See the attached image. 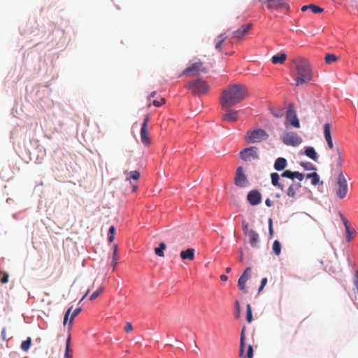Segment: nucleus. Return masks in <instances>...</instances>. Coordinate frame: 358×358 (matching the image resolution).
I'll list each match as a JSON object with an SVG mask.
<instances>
[{"label":"nucleus","mask_w":358,"mask_h":358,"mask_svg":"<svg viewBox=\"0 0 358 358\" xmlns=\"http://www.w3.org/2000/svg\"><path fill=\"white\" fill-rule=\"evenodd\" d=\"M114 241V235L109 234L108 236V241L112 243Z\"/></svg>","instance_id":"obj_59"},{"label":"nucleus","mask_w":358,"mask_h":358,"mask_svg":"<svg viewBox=\"0 0 358 358\" xmlns=\"http://www.w3.org/2000/svg\"><path fill=\"white\" fill-rule=\"evenodd\" d=\"M268 138V134L262 129L248 131L245 136V141L249 143H260L266 141Z\"/></svg>","instance_id":"obj_4"},{"label":"nucleus","mask_w":358,"mask_h":358,"mask_svg":"<svg viewBox=\"0 0 358 358\" xmlns=\"http://www.w3.org/2000/svg\"><path fill=\"white\" fill-rule=\"evenodd\" d=\"M305 155L310 158L311 159L317 162L318 159V155L313 147H306L304 151Z\"/></svg>","instance_id":"obj_22"},{"label":"nucleus","mask_w":358,"mask_h":358,"mask_svg":"<svg viewBox=\"0 0 358 358\" xmlns=\"http://www.w3.org/2000/svg\"><path fill=\"white\" fill-rule=\"evenodd\" d=\"M285 125L286 127H288L289 126H292L295 128L300 127V122L292 104H289L286 112V120L285 122Z\"/></svg>","instance_id":"obj_7"},{"label":"nucleus","mask_w":358,"mask_h":358,"mask_svg":"<svg viewBox=\"0 0 358 358\" xmlns=\"http://www.w3.org/2000/svg\"><path fill=\"white\" fill-rule=\"evenodd\" d=\"M267 278H264L262 279V281H261V285H260V287L259 288V292H260L263 289L264 287L266 286V283H267Z\"/></svg>","instance_id":"obj_50"},{"label":"nucleus","mask_w":358,"mask_h":358,"mask_svg":"<svg viewBox=\"0 0 358 358\" xmlns=\"http://www.w3.org/2000/svg\"><path fill=\"white\" fill-rule=\"evenodd\" d=\"M155 94H156L155 92H151L148 96V100L150 101L151 99V98H153L155 96Z\"/></svg>","instance_id":"obj_61"},{"label":"nucleus","mask_w":358,"mask_h":358,"mask_svg":"<svg viewBox=\"0 0 358 358\" xmlns=\"http://www.w3.org/2000/svg\"><path fill=\"white\" fill-rule=\"evenodd\" d=\"M342 220L345 228L347 239L350 241L352 236L355 234V230L353 227H350L348 221L345 217H342Z\"/></svg>","instance_id":"obj_18"},{"label":"nucleus","mask_w":358,"mask_h":358,"mask_svg":"<svg viewBox=\"0 0 358 358\" xmlns=\"http://www.w3.org/2000/svg\"><path fill=\"white\" fill-rule=\"evenodd\" d=\"M206 71V67L203 65V63L198 60L194 63H191L189 64V66L185 69L181 74L180 75V77L181 76H196L198 75H200Z\"/></svg>","instance_id":"obj_5"},{"label":"nucleus","mask_w":358,"mask_h":358,"mask_svg":"<svg viewBox=\"0 0 358 358\" xmlns=\"http://www.w3.org/2000/svg\"><path fill=\"white\" fill-rule=\"evenodd\" d=\"M248 224L245 221L242 222V228L243 231L245 235L248 234V232H250V230L248 229Z\"/></svg>","instance_id":"obj_46"},{"label":"nucleus","mask_w":358,"mask_h":358,"mask_svg":"<svg viewBox=\"0 0 358 358\" xmlns=\"http://www.w3.org/2000/svg\"><path fill=\"white\" fill-rule=\"evenodd\" d=\"M300 165L306 170H316L315 166L310 162H301Z\"/></svg>","instance_id":"obj_41"},{"label":"nucleus","mask_w":358,"mask_h":358,"mask_svg":"<svg viewBox=\"0 0 358 358\" xmlns=\"http://www.w3.org/2000/svg\"><path fill=\"white\" fill-rule=\"evenodd\" d=\"M287 55L285 53L277 54L272 57L271 61L274 64H283L286 60Z\"/></svg>","instance_id":"obj_24"},{"label":"nucleus","mask_w":358,"mask_h":358,"mask_svg":"<svg viewBox=\"0 0 358 358\" xmlns=\"http://www.w3.org/2000/svg\"><path fill=\"white\" fill-rule=\"evenodd\" d=\"M71 310H72V307H70L67 311L66 312L65 315H64V325H66L68 320H69V317L71 314Z\"/></svg>","instance_id":"obj_48"},{"label":"nucleus","mask_w":358,"mask_h":358,"mask_svg":"<svg viewBox=\"0 0 358 358\" xmlns=\"http://www.w3.org/2000/svg\"><path fill=\"white\" fill-rule=\"evenodd\" d=\"M117 245L115 244L113 245V252L112 255V262H111V266L113 267V269L114 270L117 264L118 257H117Z\"/></svg>","instance_id":"obj_25"},{"label":"nucleus","mask_w":358,"mask_h":358,"mask_svg":"<svg viewBox=\"0 0 358 358\" xmlns=\"http://www.w3.org/2000/svg\"><path fill=\"white\" fill-rule=\"evenodd\" d=\"M81 310H82L81 308H77L73 310V313L71 315V318H70V321H69V329H71L72 327V323H73V319L81 312Z\"/></svg>","instance_id":"obj_38"},{"label":"nucleus","mask_w":358,"mask_h":358,"mask_svg":"<svg viewBox=\"0 0 358 358\" xmlns=\"http://www.w3.org/2000/svg\"><path fill=\"white\" fill-rule=\"evenodd\" d=\"M31 345V338L28 337L26 341H24L21 343V349L22 350L27 352L30 348Z\"/></svg>","instance_id":"obj_32"},{"label":"nucleus","mask_w":358,"mask_h":358,"mask_svg":"<svg viewBox=\"0 0 358 358\" xmlns=\"http://www.w3.org/2000/svg\"><path fill=\"white\" fill-rule=\"evenodd\" d=\"M226 39L227 36L224 34H222L219 35L217 38L215 39V48L217 50H220L221 46Z\"/></svg>","instance_id":"obj_27"},{"label":"nucleus","mask_w":358,"mask_h":358,"mask_svg":"<svg viewBox=\"0 0 358 358\" xmlns=\"http://www.w3.org/2000/svg\"><path fill=\"white\" fill-rule=\"evenodd\" d=\"M287 166V160L285 158H278L274 164V168L277 171H282Z\"/></svg>","instance_id":"obj_23"},{"label":"nucleus","mask_w":358,"mask_h":358,"mask_svg":"<svg viewBox=\"0 0 358 358\" xmlns=\"http://www.w3.org/2000/svg\"><path fill=\"white\" fill-rule=\"evenodd\" d=\"M244 348H245V336H244V330L243 329L242 332H241V341H240L239 355L241 357L243 356Z\"/></svg>","instance_id":"obj_36"},{"label":"nucleus","mask_w":358,"mask_h":358,"mask_svg":"<svg viewBox=\"0 0 358 358\" xmlns=\"http://www.w3.org/2000/svg\"><path fill=\"white\" fill-rule=\"evenodd\" d=\"M115 232V228L113 226H111L109 229V234L114 235Z\"/></svg>","instance_id":"obj_57"},{"label":"nucleus","mask_w":358,"mask_h":358,"mask_svg":"<svg viewBox=\"0 0 358 358\" xmlns=\"http://www.w3.org/2000/svg\"><path fill=\"white\" fill-rule=\"evenodd\" d=\"M253 357V348L252 345H248V351H247V358H252Z\"/></svg>","instance_id":"obj_49"},{"label":"nucleus","mask_w":358,"mask_h":358,"mask_svg":"<svg viewBox=\"0 0 358 358\" xmlns=\"http://www.w3.org/2000/svg\"><path fill=\"white\" fill-rule=\"evenodd\" d=\"M9 275L6 271H0V282L2 284L7 283L8 281Z\"/></svg>","instance_id":"obj_39"},{"label":"nucleus","mask_w":358,"mask_h":358,"mask_svg":"<svg viewBox=\"0 0 358 358\" xmlns=\"http://www.w3.org/2000/svg\"><path fill=\"white\" fill-rule=\"evenodd\" d=\"M271 111L272 115L275 117H282L285 115L283 108H272Z\"/></svg>","instance_id":"obj_33"},{"label":"nucleus","mask_w":358,"mask_h":358,"mask_svg":"<svg viewBox=\"0 0 358 358\" xmlns=\"http://www.w3.org/2000/svg\"><path fill=\"white\" fill-rule=\"evenodd\" d=\"M246 319L248 322L250 323L252 321V308L250 304L247 305V316Z\"/></svg>","instance_id":"obj_42"},{"label":"nucleus","mask_w":358,"mask_h":358,"mask_svg":"<svg viewBox=\"0 0 358 358\" xmlns=\"http://www.w3.org/2000/svg\"><path fill=\"white\" fill-rule=\"evenodd\" d=\"M327 143V145L329 146V148L330 149H333L334 148V144H333V141H332V138H327V139H325Z\"/></svg>","instance_id":"obj_52"},{"label":"nucleus","mask_w":358,"mask_h":358,"mask_svg":"<svg viewBox=\"0 0 358 358\" xmlns=\"http://www.w3.org/2000/svg\"><path fill=\"white\" fill-rule=\"evenodd\" d=\"M102 291H103V288L99 287L96 292L92 293V294L90 296V300L93 301V300L96 299L101 294Z\"/></svg>","instance_id":"obj_43"},{"label":"nucleus","mask_w":358,"mask_h":358,"mask_svg":"<svg viewBox=\"0 0 358 358\" xmlns=\"http://www.w3.org/2000/svg\"><path fill=\"white\" fill-rule=\"evenodd\" d=\"M309 9H310L314 13H320L323 12V8L315 4H309Z\"/></svg>","instance_id":"obj_40"},{"label":"nucleus","mask_w":358,"mask_h":358,"mask_svg":"<svg viewBox=\"0 0 358 358\" xmlns=\"http://www.w3.org/2000/svg\"><path fill=\"white\" fill-rule=\"evenodd\" d=\"M71 336H69L66 341L65 358H73L72 350L70 348Z\"/></svg>","instance_id":"obj_26"},{"label":"nucleus","mask_w":358,"mask_h":358,"mask_svg":"<svg viewBox=\"0 0 358 358\" xmlns=\"http://www.w3.org/2000/svg\"><path fill=\"white\" fill-rule=\"evenodd\" d=\"M265 203L268 207H271L273 205V202L270 199H266Z\"/></svg>","instance_id":"obj_55"},{"label":"nucleus","mask_w":358,"mask_h":358,"mask_svg":"<svg viewBox=\"0 0 358 358\" xmlns=\"http://www.w3.org/2000/svg\"><path fill=\"white\" fill-rule=\"evenodd\" d=\"M248 96L246 86L241 84L229 85L220 96L221 108L233 107L243 101Z\"/></svg>","instance_id":"obj_1"},{"label":"nucleus","mask_w":358,"mask_h":358,"mask_svg":"<svg viewBox=\"0 0 358 358\" xmlns=\"http://www.w3.org/2000/svg\"><path fill=\"white\" fill-rule=\"evenodd\" d=\"M269 226H272V219L271 218L268 219V227Z\"/></svg>","instance_id":"obj_64"},{"label":"nucleus","mask_w":358,"mask_h":358,"mask_svg":"<svg viewBox=\"0 0 358 358\" xmlns=\"http://www.w3.org/2000/svg\"><path fill=\"white\" fill-rule=\"evenodd\" d=\"M251 271L252 269L250 267L246 268L238 281V287L245 293L248 292V289L246 288V282L250 278Z\"/></svg>","instance_id":"obj_12"},{"label":"nucleus","mask_w":358,"mask_h":358,"mask_svg":"<svg viewBox=\"0 0 358 358\" xmlns=\"http://www.w3.org/2000/svg\"><path fill=\"white\" fill-rule=\"evenodd\" d=\"M272 250H273V252H274V254L277 256L280 255V253H281V244L278 241V240H275L273 243V246H272Z\"/></svg>","instance_id":"obj_31"},{"label":"nucleus","mask_w":358,"mask_h":358,"mask_svg":"<svg viewBox=\"0 0 358 358\" xmlns=\"http://www.w3.org/2000/svg\"><path fill=\"white\" fill-rule=\"evenodd\" d=\"M252 24L251 23L243 25L241 28L232 33L233 38L237 41L243 39L244 36L248 34V31L252 29Z\"/></svg>","instance_id":"obj_14"},{"label":"nucleus","mask_w":358,"mask_h":358,"mask_svg":"<svg viewBox=\"0 0 358 358\" xmlns=\"http://www.w3.org/2000/svg\"><path fill=\"white\" fill-rule=\"evenodd\" d=\"M271 183L273 186L278 187L281 190L284 189V185L280 182V176L278 173L271 174Z\"/></svg>","instance_id":"obj_20"},{"label":"nucleus","mask_w":358,"mask_h":358,"mask_svg":"<svg viewBox=\"0 0 358 358\" xmlns=\"http://www.w3.org/2000/svg\"><path fill=\"white\" fill-rule=\"evenodd\" d=\"M194 248H188L186 250L181 251L180 256L182 260L188 259L192 261L194 259Z\"/></svg>","instance_id":"obj_19"},{"label":"nucleus","mask_w":358,"mask_h":358,"mask_svg":"<svg viewBox=\"0 0 358 358\" xmlns=\"http://www.w3.org/2000/svg\"><path fill=\"white\" fill-rule=\"evenodd\" d=\"M267 8L270 10L287 8V0H267Z\"/></svg>","instance_id":"obj_15"},{"label":"nucleus","mask_w":358,"mask_h":358,"mask_svg":"<svg viewBox=\"0 0 358 358\" xmlns=\"http://www.w3.org/2000/svg\"><path fill=\"white\" fill-rule=\"evenodd\" d=\"M166 245L164 243H160L159 245V247H157L155 249V252L156 255L161 257H164V250L166 249Z\"/></svg>","instance_id":"obj_29"},{"label":"nucleus","mask_w":358,"mask_h":358,"mask_svg":"<svg viewBox=\"0 0 358 358\" xmlns=\"http://www.w3.org/2000/svg\"><path fill=\"white\" fill-rule=\"evenodd\" d=\"M90 292V289H88L85 293V294L83 296V297L81 299L80 301H82L88 294Z\"/></svg>","instance_id":"obj_63"},{"label":"nucleus","mask_w":358,"mask_h":358,"mask_svg":"<svg viewBox=\"0 0 358 358\" xmlns=\"http://www.w3.org/2000/svg\"><path fill=\"white\" fill-rule=\"evenodd\" d=\"M1 337L3 341L6 340V329L3 328L1 331Z\"/></svg>","instance_id":"obj_54"},{"label":"nucleus","mask_w":358,"mask_h":358,"mask_svg":"<svg viewBox=\"0 0 358 358\" xmlns=\"http://www.w3.org/2000/svg\"><path fill=\"white\" fill-rule=\"evenodd\" d=\"M236 306L237 310H238V313H236V317H238L240 315V308H239V303L238 301H236Z\"/></svg>","instance_id":"obj_53"},{"label":"nucleus","mask_w":358,"mask_h":358,"mask_svg":"<svg viewBox=\"0 0 358 358\" xmlns=\"http://www.w3.org/2000/svg\"><path fill=\"white\" fill-rule=\"evenodd\" d=\"M281 176L293 180V171L290 170H286L281 174Z\"/></svg>","instance_id":"obj_44"},{"label":"nucleus","mask_w":358,"mask_h":358,"mask_svg":"<svg viewBox=\"0 0 358 358\" xmlns=\"http://www.w3.org/2000/svg\"><path fill=\"white\" fill-rule=\"evenodd\" d=\"M248 236L249 237V242L251 246L256 248L259 239V234L253 229H251L250 232H248Z\"/></svg>","instance_id":"obj_17"},{"label":"nucleus","mask_w":358,"mask_h":358,"mask_svg":"<svg viewBox=\"0 0 358 358\" xmlns=\"http://www.w3.org/2000/svg\"><path fill=\"white\" fill-rule=\"evenodd\" d=\"M165 102H166L165 99L162 98L160 101H157V100L153 101L152 104L155 107H159V106H162L163 104H164Z\"/></svg>","instance_id":"obj_47"},{"label":"nucleus","mask_w":358,"mask_h":358,"mask_svg":"<svg viewBox=\"0 0 358 358\" xmlns=\"http://www.w3.org/2000/svg\"><path fill=\"white\" fill-rule=\"evenodd\" d=\"M262 196L259 191L252 190L248 194V200L252 206H256L261 202Z\"/></svg>","instance_id":"obj_16"},{"label":"nucleus","mask_w":358,"mask_h":358,"mask_svg":"<svg viewBox=\"0 0 358 358\" xmlns=\"http://www.w3.org/2000/svg\"><path fill=\"white\" fill-rule=\"evenodd\" d=\"M282 142L287 145L298 146L300 145L303 140L295 132H287L282 137Z\"/></svg>","instance_id":"obj_8"},{"label":"nucleus","mask_w":358,"mask_h":358,"mask_svg":"<svg viewBox=\"0 0 358 358\" xmlns=\"http://www.w3.org/2000/svg\"><path fill=\"white\" fill-rule=\"evenodd\" d=\"M306 178H311V183L313 185H316L320 181V177L316 172L307 174Z\"/></svg>","instance_id":"obj_30"},{"label":"nucleus","mask_w":358,"mask_h":358,"mask_svg":"<svg viewBox=\"0 0 358 358\" xmlns=\"http://www.w3.org/2000/svg\"><path fill=\"white\" fill-rule=\"evenodd\" d=\"M310 7H309V5H306V6H303L302 8H301V10L302 11H306L308 9H309Z\"/></svg>","instance_id":"obj_62"},{"label":"nucleus","mask_w":358,"mask_h":358,"mask_svg":"<svg viewBox=\"0 0 358 358\" xmlns=\"http://www.w3.org/2000/svg\"><path fill=\"white\" fill-rule=\"evenodd\" d=\"M336 193L341 199L345 198L348 193V181L341 171H340L338 176L336 184Z\"/></svg>","instance_id":"obj_6"},{"label":"nucleus","mask_w":358,"mask_h":358,"mask_svg":"<svg viewBox=\"0 0 358 358\" xmlns=\"http://www.w3.org/2000/svg\"><path fill=\"white\" fill-rule=\"evenodd\" d=\"M268 230H269V234L271 236H273V226H269L268 227Z\"/></svg>","instance_id":"obj_58"},{"label":"nucleus","mask_w":358,"mask_h":358,"mask_svg":"<svg viewBox=\"0 0 358 358\" xmlns=\"http://www.w3.org/2000/svg\"><path fill=\"white\" fill-rule=\"evenodd\" d=\"M220 279L222 280V281H227V279H228V277L226 275H222L220 276Z\"/></svg>","instance_id":"obj_60"},{"label":"nucleus","mask_w":358,"mask_h":358,"mask_svg":"<svg viewBox=\"0 0 358 358\" xmlns=\"http://www.w3.org/2000/svg\"><path fill=\"white\" fill-rule=\"evenodd\" d=\"M301 187V185L300 183L290 185L287 191V196L291 198H295L296 191Z\"/></svg>","instance_id":"obj_21"},{"label":"nucleus","mask_w":358,"mask_h":358,"mask_svg":"<svg viewBox=\"0 0 358 358\" xmlns=\"http://www.w3.org/2000/svg\"><path fill=\"white\" fill-rule=\"evenodd\" d=\"M232 107L221 108L224 111L221 118L222 121L236 122L239 119V110L231 108Z\"/></svg>","instance_id":"obj_9"},{"label":"nucleus","mask_w":358,"mask_h":358,"mask_svg":"<svg viewBox=\"0 0 358 358\" xmlns=\"http://www.w3.org/2000/svg\"><path fill=\"white\" fill-rule=\"evenodd\" d=\"M240 157L245 162L258 159V148L255 146L246 148L240 152Z\"/></svg>","instance_id":"obj_10"},{"label":"nucleus","mask_w":358,"mask_h":358,"mask_svg":"<svg viewBox=\"0 0 358 358\" xmlns=\"http://www.w3.org/2000/svg\"><path fill=\"white\" fill-rule=\"evenodd\" d=\"M132 329H133V326H132L131 323L127 322L124 327L125 332L129 333V332L131 331Z\"/></svg>","instance_id":"obj_51"},{"label":"nucleus","mask_w":358,"mask_h":358,"mask_svg":"<svg viewBox=\"0 0 358 358\" xmlns=\"http://www.w3.org/2000/svg\"><path fill=\"white\" fill-rule=\"evenodd\" d=\"M292 76L296 81V86H300L312 80L313 72L307 59L297 57L292 61L290 65Z\"/></svg>","instance_id":"obj_2"},{"label":"nucleus","mask_w":358,"mask_h":358,"mask_svg":"<svg viewBox=\"0 0 358 358\" xmlns=\"http://www.w3.org/2000/svg\"><path fill=\"white\" fill-rule=\"evenodd\" d=\"M297 178L299 181H302L304 178V175L298 171L293 172V180Z\"/></svg>","instance_id":"obj_45"},{"label":"nucleus","mask_w":358,"mask_h":358,"mask_svg":"<svg viewBox=\"0 0 358 358\" xmlns=\"http://www.w3.org/2000/svg\"><path fill=\"white\" fill-rule=\"evenodd\" d=\"M336 151L337 166L341 170V168L342 166V163H343L341 152L338 148H336Z\"/></svg>","instance_id":"obj_37"},{"label":"nucleus","mask_w":358,"mask_h":358,"mask_svg":"<svg viewBox=\"0 0 358 358\" xmlns=\"http://www.w3.org/2000/svg\"><path fill=\"white\" fill-rule=\"evenodd\" d=\"M185 87L195 96L206 94L210 90V85L207 81L201 78L189 81L186 84Z\"/></svg>","instance_id":"obj_3"},{"label":"nucleus","mask_w":358,"mask_h":358,"mask_svg":"<svg viewBox=\"0 0 358 358\" xmlns=\"http://www.w3.org/2000/svg\"><path fill=\"white\" fill-rule=\"evenodd\" d=\"M338 57L333 54H327L325 56V62L328 64H331L338 60Z\"/></svg>","instance_id":"obj_34"},{"label":"nucleus","mask_w":358,"mask_h":358,"mask_svg":"<svg viewBox=\"0 0 358 358\" xmlns=\"http://www.w3.org/2000/svg\"><path fill=\"white\" fill-rule=\"evenodd\" d=\"M150 120L149 115H146L143 119L141 127L140 136L141 140L143 145L148 146L150 144V138L148 136V124Z\"/></svg>","instance_id":"obj_11"},{"label":"nucleus","mask_w":358,"mask_h":358,"mask_svg":"<svg viewBox=\"0 0 358 358\" xmlns=\"http://www.w3.org/2000/svg\"><path fill=\"white\" fill-rule=\"evenodd\" d=\"M324 135L325 139L331 138V124L329 123H326L324 125Z\"/></svg>","instance_id":"obj_35"},{"label":"nucleus","mask_w":358,"mask_h":358,"mask_svg":"<svg viewBox=\"0 0 358 358\" xmlns=\"http://www.w3.org/2000/svg\"><path fill=\"white\" fill-rule=\"evenodd\" d=\"M124 173L127 176H128V177L127 178V180H130V179H131V178L135 180H137L139 179L140 176H141L139 171H129V172L126 171L124 172Z\"/></svg>","instance_id":"obj_28"},{"label":"nucleus","mask_w":358,"mask_h":358,"mask_svg":"<svg viewBox=\"0 0 358 358\" xmlns=\"http://www.w3.org/2000/svg\"><path fill=\"white\" fill-rule=\"evenodd\" d=\"M238 253H239V257H238L239 261L240 262H243V250L241 249L239 250Z\"/></svg>","instance_id":"obj_56"},{"label":"nucleus","mask_w":358,"mask_h":358,"mask_svg":"<svg viewBox=\"0 0 358 358\" xmlns=\"http://www.w3.org/2000/svg\"><path fill=\"white\" fill-rule=\"evenodd\" d=\"M247 181V178L243 172V167H238L236 171V176L234 178L235 185L238 187H243L246 185Z\"/></svg>","instance_id":"obj_13"}]
</instances>
